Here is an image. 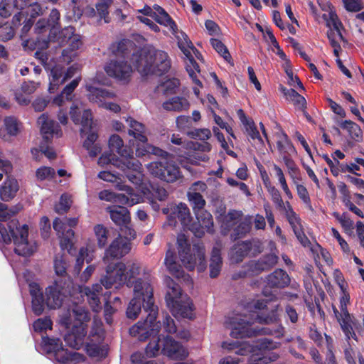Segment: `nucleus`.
I'll list each match as a JSON object with an SVG mask.
<instances>
[{
	"label": "nucleus",
	"mask_w": 364,
	"mask_h": 364,
	"mask_svg": "<svg viewBox=\"0 0 364 364\" xmlns=\"http://www.w3.org/2000/svg\"><path fill=\"white\" fill-rule=\"evenodd\" d=\"M109 146L112 151H116L122 156V161H125L133 157V151L129 148L124 147L123 140L117 134L110 136Z\"/></svg>",
	"instance_id": "473e14b6"
},
{
	"label": "nucleus",
	"mask_w": 364,
	"mask_h": 364,
	"mask_svg": "<svg viewBox=\"0 0 364 364\" xmlns=\"http://www.w3.org/2000/svg\"><path fill=\"white\" fill-rule=\"evenodd\" d=\"M71 281L57 280L46 289V303L50 309H57L61 306L65 296L70 293Z\"/></svg>",
	"instance_id": "dca6fc26"
},
{
	"label": "nucleus",
	"mask_w": 364,
	"mask_h": 364,
	"mask_svg": "<svg viewBox=\"0 0 364 364\" xmlns=\"http://www.w3.org/2000/svg\"><path fill=\"white\" fill-rule=\"evenodd\" d=\"M177 244L181 261L186 269L193 270L196 266L198 272L205 270L206 262L203 246L194 245L191 249L186 237L183 234L178 236Z\"/></svg>",
	"instance_id": "1a4fd4ad"
},
{
	"label": "nucleus",
	"mask_w": 364,
	"mask_h": 364,
	"mask_svg": "<svg viewBox=\"0 0 364 364\" xmlns=\"http://www.w3.org/2000/svg\"><path fill=\"white\" fill-rule=\"evenodd\" d=\"M278 308L279 305H277L275 309L266 316L257 314L254 319L247 318L246 315L236 314L227 318L225 321V326L231 331L230 336L233 338L251 337L263 334L280 338L283 336L284 333V328L281 324L277 325L274 329L269 327L260 329L252 328V324L255 321L265 324L277 322L279 320V316L277 313Z\"/></svg>",
	"instance_id": "f03ea898"
},
{
	"label": "nucleus",
	"mask_w": 364,
	"mask_h": 364,
	"mask_svg": "<svg viewBox=\"0 0 364 364\" xmlns=\"http://www.w3.org/2000/svg\"><path fill=\"white\" fill-rule=\"evenodd\" d=\"M237 113L240 122L244 125L247 134L252 140L260 146H264V141L261 137L254 121L252 119L247 118L244 111L241 109H238Z\"/></svg>",
	"instance_id": "c756f323"
},
{
	"label": "nucleus",
	"mask_w": 364,
	"mask_h": 364,
	"mask_svg": "<svg viewBox=\"0 0 364 364\" xmlns=\"http://www.w3.org/2000/svg\"><path fill=\"white\" fill-rule=\"evenodd\" d=\"M112 220L118 226L122 228L130 222V214L129 210L122 206H112L107 208Z\"/></svg>",
	"instance_id": "72a5a7b5"
},
{
	"label": "nucleus",
	"mask_w": 364,
	"mask_h": 364,
	"mask_svg": "<svg viewBox=\"0 0 364 364\" xmlns=\"http://www.w3.org/2000/svg\"><path fill=\"white\" fill-rule=\"evenodd\" d=\"M280 90L286 97V100L301 108L305 107V98L296 92L294 89H287L281 87Z\"/></svg>",
	"instance_id": "79ce46f5"
},
{
	"label": "nucleus",
	"mask_w": 364,
	"mask_h": 364,
	"mask_svg": "<svg viewBox=\"0 0 364 364\" xmlns=\"http://www.w3.org/2000/svg\"><path fill=\"white\" fill-rule=\"evenodd\" d=\"M77 70L78 68L77 65H72L65 70L61 65H55L50 70V84L48 87L49 92H55L60 85L63 84L68 79L73 77Z\"/></svg>",
	"instance_id": "6ab92c4d"
},
{
	"label": "nucleus",
	"mask_w": 364,
	"mask_h": 364,
	"mask_svg": "<svg viewBox=\"0 0 364 364\" xmlns=\"http://www.w3.org/2000/svg\"><path fill=\"white\" fill-rule=\"evenodd\" d=\"M88 92L87 98L90 102L97 104L100 107L117 113L121 110L119 105L109 102L115 97V94L105 89L97 88L90 85H86Z\"/></svg>",
	"instance_id": "2eb2a0df"
},
{
	"label": "nucleus",
	"mask_w": 364,
	"mask_h": 364,
	"mask_svg": "<svg viewBox=\"0 0 364 364\" xmlns=\"http://www.w3.org/2000/svg\"><path fill=\"white\" fill-rule=\"evenodd\" d=\"M277 261L278 257L275 254H269L265 256L261 261L257 262H252L251 263L252 272L267 269L275 265Z\"/></svg>",
	"instance_id": "a19ab883"
},
{
	"label": "nucleus",
	"mask_w": 364,
	"mask_h": 364,
	"mask_svg": "<svg viewBox=\"0 0 364 364\" xmlns=\"http://www.w3.org/2000/svg\"><path fill=\"white\" fill-rule=\"evenodd\" d=\"M154 9L155 14L153 18L159 24L168 27L171 33H174L176 31L177 26L170 16L159 5H154Z\"/></svg>",
	"instance_id": "c9c22d12"
},
{
	"label": "nucleus",
	"mask_w": 364,
	"mask_h": 364,
	"mask_svg": "<svg viewBox=\"0 0 364 364\" xmlns=\"http://www.w3.org/2000/svg\"><path fill=\"white\" fill-rule=\"evenodd\" d=\"M165 282L167 286L165 299L173 316L191 318L193 308L190 297L182 293L180 286L171 278L166 277Z\"/></svg>",
	"instance_id": "0eeeda50"
},
{
	"label": "nucleus",
	"mask_w": 364,
	"mask_h": 364,
	"mask_svg": "<svg viewBox=\"0 0 364 364\" xmlns=\"http://www.w3.org/2000/svg\"><path fill=\"white\" fill-rule=\"evenodd\" d=\"M105 264L106 274L102 276L100 282L107 289L113 286L117 289L124 284L129 287L131 279L140 273L139 264L136 262H128L127 264L122 262H109Z\"/></svg>",
	"instance_id": "423d86ee"
},
{
	"label": "nucleus",
	"mask_w": 364,
	"mask_h": 364,
	"mask_svg": "<svg viewBox=\"0 0 364 364\" xmlns=\"http://www.w3.org/2000/svg\"><path fill=\"white\" fill-rule=\"evenodd\" d=\"M112 4V0H100L96 4L97 11L100 18H103L105 23L109 22L108 9Z\"/></svg>",
	"instance_id": "4d7b16f0"
},
{
	"label": "nucleus",
	"mask_w": 364,
	"mask_h": 364,
	"mask_svg": "<svg viewBox=\"0 0 364 364\" xmlns=\"http://www.w3.org/2000/svg\"><path fill=\"white\" fill-rule=\"evenodd\" d=\"M127 122L129 127V134L133 136L136 139L142 142L141 146H138L136 149V155L138 157L145 156L146 154H152L156 156L164 157L168 154L162 149L146 144L147 138L145 136L144 126L132 118H128Z\"/></svg>",
	"instance_id": "9b49d317"
},
{
	"label": "nucleus",
	"mask_w": 364,
	"mask_h": 364,
	"mask_svg": "<svg viewBox=\"0 0 364 364\" xmlns=\"http://www.w3.org/2000/svg\"><path fill=\"white\" fill-rule=\"evenodd\" d=\"M195 214L197 223H191L188 230L197 237H201L205 231L213 232V221L211 214L205 210L196 211Z\"/></svg>",
	"instance_id": "5701e85b"
},
{
	"label": "nucleus",
	"mask_w": 364,
	"mask_h": 364,
	"mask_svg": "<svg viewBox=\"0 0 364 364\" xmlns=\"http://www.w3.org/2000/svg\"><path fill=\"white\" fill-rule=\"evenodd\" d=\"M179 80L176 78L168 79L161 85L166 94L174 93L179 86Z\"/></svg>",
	"instance_id": "e2e57ef3"
},
{
	"label": "nucleus",
	"mask_w": 364,
	"mask_h": 364,
	"mask_svg": "<svg viewBox=\"0 0 364 364\" xmlns=\"http://www.w3.org/2000/svg\"><path fill=\"white\" fill-rule=\"evenodd\" d=\"M105 337V331L102 328V322L101 319L97 317H94L92 323L91 330L90 331L87 343V350L89 354L92 356H98L100 355V344Z\"/></svg>",
	"instance_id": "412c9836"
},
{
	"label": "nucleus",
	"mask_w": 364,
	"mask_h": 364,
	"mask_svg": "<svg viewBox=\"0 0 364 364\" xmlns=\"http://www.w3.org/2000/svg\"><path fill=\"white\" fill-rule=\"evenodd\" d=\"M131 249L132 244L130 242L119 235L106 249L102 261L104 264H107L114 259H119L128 254Z\"/></svg>",
	"instance_id": "aec40b11"
},
{
	"label": "nucleus",
	"mask_w": 364,
	"mask_h": 364,
	"mask_svg": "<svg viewBox=\"0 0 364 364\" xmlns=\"http://www.w3.org/2000/svg\"><path fill=\"white\" fill-rule=\"evenodd\" d=\"M266 188L271 196V198L277 208L283 209L287 207L284 203L279 191L271 184L270 181L266 180Z\"/></svg>",
	"instance_id": "a18cd8bd"
},
{
	"label": "nucleus",
	"mask_w": 364,
	"mask_h": 364,
	"mask_svg": "<svg viewBox=\"0 0 364 364\" xmlns=\"http://www.w3.org/2000/svg\"><path fill=\"white\" fill-rule=\"evenodd\" d=\"M68 263L63 255H58L54 259V270L57 275L62 277L63 283L66 281H70L67 277Z\"/></svg>",
	"instance_id": "ea45409f"
},
{
	"label": "nucleus",
	"mask_w": 364,
	"mask_h": 364,
	"mask_svg": "<svg viewBox=\"0 0 364 364\" xmlns=\"http://www.w3.org/2000/svg\"><path fill=\"white\" fill-rule=\"evenodd\" d=\"M173 359H183L187 357V350L177 341L169 336L162 340L158 338L157 341L150 342L146 348V354L149 357H154L159 353Z\"/></svg>",
	"instance_id": "9d476101"
},
{
	"label": "nucleus",
	"mask_w": 364,
	"mask_h": 364,
	"mask_svg": "<svg viewBox=\"0 0 364 364\" xmlns=\"http://www.w3.org/2000/svg\"><path fill=\"white\" fill-rule=\"evenodd\" d=\"M191 138L202 141L208 140L211 136V132L209 129H196L189 133Z\"/></svg>",
	"instance_id": "0e129e2a"
},
{
	"label": "nucleus",
	"mask_w": 364,
	"mask_h": 364,
	"mask_svg": "<svg viewBox=\"0 0 364 364\" xmlns=\"http://www.w3.org/2000/svg\"><path fill=\"white\" fill-rule=\"evenodd\" d=\"M338 322L347 340H349L351 338L357 340L356 334L353 330V326L355 325L354 319L346 321H340V319H338Z\"/></svg>",
	"instance_id": "864d4df0"
},
{
	"label": "nucleus",
	"mask_w": 364,
	"mask_h": 364,
	"mask_svg": "<svg viewBox=\"0 0 364 364\" xmlns=\"http://www.w3.org/2000/svg\"><path fill=\"white\" fill-rule=\"evenodd\" d=\"M164 264L168 272L177 278H183L186 282H190L191 284V279L189 275L184 274L183 270L180 264L176 262V257L172 251L168 250L166 252Z\"/></svg>",
	"instance_id": "7c9ffc66"
},
{
	"label": "nucleus",
	"mask_w": 364,
	"mask_h": 364,
	"mask_svg": "<svg viewBox=\"0 0 364 364\" xmlns=\"http://www.w3.org/2000/svg\"><path fill=\"white\" fill-rule=\"evenodd\" d=\"M94 232L100 248L104 247L107 243L108 230L102 225H97L94 227Z\"/></svg>",
	"instance_id": "8fccbe9b"
},
{
	"label": "nucleus",
	"mask_w": 364,
	"mask_h": 364,
	"mask_svg": "<svg viewBox=\"0 0 364 364\" xmlns=\"http://www.w3.org/2000/svg\"><path fill=\"white\" fill-rule=\"evenodd\" d=\"M252 244L250 242H242L236 244L230 250V260L233 263H239L247 256L251 249Z\"/></svg>",
	"instance_id": "e433bc0d"
},
{
	"label": "nucleus",
	"mask_w": 364,
	"mask_h": 364,
	"mask_svg": "<svg viewBox=\"0 0 364 364\" xmlns=\"http://www.w3.org/2000/svg\"><path fill=\"white\" fill-rule=\"evenodd\" d=\"M22 129L21 123L14 117H6L4 124L0 128V137L6 141L11 136H17Z\"/></svg>",
	"instance_id": "cd10ccee"
},
{
	"label": "nucleus",
	"mask_w": 364,
	"mask_h": 364,
	"mask_svg": "<svg viewBox=\"0 0 364 364\" xmlns=\"http://www.w3.org/2000/svg\"><path fill=\"white\" fill-rule=\"evenodd\" d=\"M90 320L87 311L82 306H75L68 315L62 316L60 322L68 329L65 336L66 343L73 348H79L86 336V323Z\"/></svg>",
	"instance_id": "39448f33"
},
{
	"label": "nucleus",
	"mask_w": 364,
	"mask_h": 364,
	"mask_svg": "<svg viewBox=\"0 0 364 364\" xmlns=\"http://www.w3.org/2000/svg\"><path fill=\"white\" fill-rule=\"evenodd\" d=\"M48 343L50 346V350L53 351L57 361L65 363L70 360H75L80 357V354L75 352H68L63 348L62 342L59 338H48Z\"/></svg>",
	"instance_id": "a878e982"
},
{
	"label": "nucleus",
	"mask_w": 364,
	"mask_h": 364,
	"mask_svg": "<svg viewBox=\"0 0 364 364\" xmlns=\"http://www.w3.org/2000/svg\"><path fill=\"white\" fill-rule=\"evenodd\" d=\"M177 40L178 46L186 58V68L195 86L193 87L194 94L197 97H199L200 88L203 87L200 81V72L199 66L194 60L193 55L198 56V51L193 46L188 36L183 31H178L173 33Z\"/></svg>",
	"instance_id": "6e6552de"
},
{
	"label": "nucleus",
	"mask_w": 364,
	"mask_h": 364,
	"mask_svg": "<svg viewBox=\"0 0 364 364\" xmlns=\"http://www.w3.org/2000/svg\"><path fill=\"white\" fill-rule=\"evenodd\" d=\"M9 228L16 245L15 252L18 255L27 256L36 251V246L31 244L28 240V227L27 225L17 227L16 229L12 228L9 225Z\"/></svg>",
	"instance_id": "a211bd4d"
},
{
	"label": "nucleus",
	"mask_w": 364,
	"mask_h": 364,
	"mask_svg": "<svg viewBox=\"0 0 364 364\" xmlns=\"http://www.w3.org/2000/svg\"><path fill=\"white\" fill-rule=\"evenodd\" d=\"M223 267V259L220 255V247L219 245L213 247L210 259V277L211 278L217 277L221 271Z\"/></svg>",
	"instance_id": "f704fd0d"
},
{
	"label": "nucleus",
	"mask_w": 364,
	"mask_h": 364,
	"mask_svg": "<svg viewBox=\"0 0 364 364\" xmlns=\"http://www.w3.org/2000/svg\"><path fill=\"white\" fill-rule=\"evenodd\" d=\"M277 145L281 154H286L289 151H294V147L287 135L283 132L278 134Z\"/></svg>",
	"instance_id": "5fc2aeb1"
},
{
	"label": "nucleus",
	"mask_w": 364,
	"mask_h": 364,
	"mask_svg": "<svg viewBox=\"0 0 364 364\" xmlns=\"http://www.w3.org/2000/svg\"><path fill=\"white\" fill-rule=\"evenodd\" d=\"M31 293L33 296L32 308L36 315H40L43 311V300L41 296V293L37 294L36 290H31Z\"/></svg>",
	"instance_id": "13d9d810"
},
{
	"label": "nucleus",
	"mask_w": 364,
	"mask_h": 364,
	"mask_svg": "<svg viewBox=\"0 0 364 364\" xmlns=\"http://www.w3.org/2000/svg\"><path fill=\"white\" fill-rule=\"evenodd\" d=\"M333 215L339 221L342 227L346 230H350L353 229V222L348 217L346 213L340 215L338 213H334Z\"/></svg>",
	"instance_id": "774afa93"
},
{
	"label": "nucleus",
	"mask_w": 364,
	"mask_h": 364,
	"mask_svg": "<svg viewBox=\"0 0 364 364\" xmlns=\"http://www.w3.org/2000/svg\"><path fill=\"white\" fill-rule=\"evenodd\" d=\"M131 60L141 76L161 75L171 68L167 53L154 48H144L134 54Z\"/></svg>",
	"instance_id": "20e7f679"
},
{
	"label": "nucleus",
	"mask_w": 364,
	"mask_h": 364,
	"mask_svg": "<svg viewBox=\"0 0 364 364\" xmlns=\"http://www.w3.org/2000/svg\"><path fill=\"white\" fill-rule=\"evenodd\" d=\"M116 187L120 191H124L126 193L116 194L109 190H104L99 193V198L102 200L127 205L129 206H132L141 201V196L134 193L133 189L127 185L118 183L116 184Z\"/></svg>",
	"instance_id": "f8f14e48"
},
{
	"label": "nucleus",
	"mask_w": 364,
	"mask_h": 364,
	"mask_svg": "<svg viewBox=\"0 0 364 364\" xmlns=\"http://www.w3.org/2000/svg\"><path fill=\"white\" fill-rule=\"evenodd\" d=\"M287 207H285L286 217L291 225L293 230H297L301 228V220L296 213L293 210L291 205L289 202L286 203Z\"/></svg>",
	"instance_id": "09e8293b"
},
{
	"label": "nucleus",
	"mask_w": 364,
	"mask_h": 364,
	"mask_svg": "<svg viewBox=\"0 0 364 364\" xmlns=\"http://www.w3.org/2000/svg\"><path fill=\"white\" fill-rule=\"evenodd\" d=\"M21 210V205H17L9 208L7 205L0 203V220L6 221L17 214Z\"/></svg>",
	"instance_id": "de8ad7c7"
},
{
	"label": "nucleus",
	"mask_w": 364,
	"mask_h": 364,
	"mask_svg": "<svg viewBox=\"0 0 364 364\" xmlns=\"http://www.w3.org/2000/svg\"><path fill=\"white\" fill-rule=\"evenodd\" d=\"M251 223L252 217L250 215L243 217L241 211L232 210L225 215L223 226L229 229L237 224L233 230L234 237L237 239L245 236L250 231Z\"/></svg>",
	"instance_id": "ddd939ff"
},
{
	"label": "nucleus",
	"mask_w": 364,
	"mask_h": 364,
	"mask_svg": "<svg viewBox=\"0 0 364 364\" xmlns=\"http://www.w3.org/2000/svg\"><path fill=\"white\" fill-rule=\"evenodd\" d=\"M52 328V321L49 318H41L37 319L33 323V328L36 331H43L47 329H51Z\"/></svg>",
	"instance_id": "680f3d73"
},
{
	"label": "nucleus",
	"mask_w": 364,
	"mask_h": 364,
	"mask_svg": "<svg viewBox=\"0 0 364 364\" xmlns=\"http://www.w3.org/2000/svg\"><path fill=\"white\" fill-rule=\"evenodd\" d=\"M190 104L188 101L181 97H173L163 103V107L167 111L181 112L187 110Z\"/></svg>",
	"instance_id": "58836bf2"
},
{
	"label": "nucleus",
	"mask_w": 364,
	"mask_h": 364,
	"mask_svg": "<svg viewBox=\"0 0 364 364\" xmlns=\"http://www.w3.org/2000/svg\"><path fill=\"white\" fill-rule=\"evenodd\" d=\"M210 44L213 48L228 62H230L231 56L225 46L219 40L215 38L210 39Z\"/></svg>",
	"instance_id": "6e6d98bb"
},
{
	"label": "nucleus",
	"mask_w": 364,
	"mask_h": 364,
	"mask_svg": "<svg viewBox=\"0 0 364 364\" xmlns=\"http://www.w3.org/2000/svg\"><path fill=\"white\" fill-rule=\"evenodd\" d=\"M341 127L346 129L350 137L356 141L362 139V130L359 126L350 120H346L341 123Z\"/></svg>",
	"instance_id": "37998d69"
},
{
	"label": "nucleus",
	"mask_w": 364,
	"mask_h": 364,
	"mask_svg": "<svg viewBox=\"0 0 364 364\" xmlns=\"http://www.w3.org/2000/svg\"><path fill=\"white\" fill-rule=\"evenodd\" d=\"M55 175V170L48 166H43L38 168L36 173L37 178L40 181L50 180Z\"/></svg>",
	"instance_id": "052dcab7"
},
{
	"label": "nucleus",
	"mask_w": 364,
	"mask_h": 364,
	"mask_svg": "<svg viewBox=\"0 0 364 364\" xmlns=\"http://www.w3.org/2000/svg\"><path fill=\"white\" fill-rule=\"evenodd\" d=\"M290 283V278L286 272L277 269L267 277V284L272 287L283 288Z\"/></svg>",
	"instance_id": "4c0bfd02"
},
{
	"label": "nucleus",
	"mask_w": 364,
	"mask_h": 364,
	"mask_svg": "<svg viewBox=\"0 0 364 364\" xmlns=\"http://www.w3.org/2000/svg\"><path fill=\"white\" fill-rule=\"evenodd\" d=\"M147 168L151 175L168 183L175 182L181 178L179 168L166 160L151 162Z\"/></svg>",
	"instance_id": "4468645a"
},
{
	"label": "nucleus",
	"mask_w": 364,
	"mask_h": 364,
	"mask_svg": "<svg viewBox=\"0 0 364 364\" xmlns=\"http://www.w3.org/2000/svg\"><path fill=\"white\" fill-rule=\"evenodd\" d=\"M73 5V15L75 18H80L84 12V7L86 5L85 0H71Z\"/></svg>",
	"instance_id": "338daca9"
},
{
	"label": "nucleus",
	"mask_w": 364,
	"mask_h": 364,
	"mask_svg": "<svg viewBox=\"0 0 364 364\" xmlns=\"http://www.w3.org/2000/svg\"><path fill=\"white\" fill-rule=\"evenodd\" d=\"M80 293L87 296L88 302L93 311H97L100 309V298L99 294L95 291H92L90 287H83L80 288Z\"/></svg>",
	"instance_id": "c03bdc74"
},
{
	"label": "nucleus",
	"mask_w": 364,
	"mask_h": 364,
	"mask_svg": "<svg viewBox=\"0 0 364 364\" xmlns=\"http://www.w3.org/2000/svg\"><path fill=\"white\" fill-rule=\"evenodd\" d=\"M105 70L109 76L123 84H127L130 81L133 73L132 67L124 58L111 60L105 66Z\"/></svg>",
	"instance_id": "f3484780"
},
{
	"label": "nucleus",
	"mask_w": 364,
	"mask_h": 364,
	"mask_svg": "<svg viewBox=\"0 0 364 364\" xmlns=\"http://www.w3.org/2000/svg\"><path fill=\"white\" fill-rule=\"evenodd\" d=\"M113 165L122 171L130 169L135 171V174H129L127 177L134 184L139 185L141 183L142 180V175L141 173V164L138 160L134 159L133 158L125 161L117 159L113 162Z\"/></svg>",
	"instance_id": "b1692460"
},
{
	"label": "nucleus",
	"mask_w": 364,
	"mask_h": 364,
	"mask_svg": "<svg viewBox=\"0 0 364 364\" xmlns=\"http://www.w3.org/2000/svg\"><path fill=\"white\" fill-rule=\"evenodd\" d=\"M85 259L87 263H90L93 259V255L92 254H90L87 248L81 247L76 259L75 271L77 274L80 272Z\"/></svg>",
	"instance_id": "603ef678"
},
{
	"label": "nucleus",
	"mask_w": 364,
	"mask_h": 364,
	"mask_svg": "<svg viewBox=\"0 0 364 364\" xmlns=\"http://www.w3.org/2000/svg\"><path fill=\"white\" fill-rule=\"evenodd\" d=\"M70 114L75 124L81 125V136H85L83 147L88 151L90 156L95 157L101 152L102 147L96 142L98 134L94 128L91 110L85 109L82 102H75L70 107Z\"/></svg>",
	"instance_id": "7ed1b4c3"
},
{
	"label": "nucleus",
	"mask_w": 364,
	"mask_h": 364,
	"mask_svg": "<svg viewBox=\"0 0 364 364\" xmlns=\"http://www.w3.org/2000/svg\"><path fill=\"white\" fill-rule=\"evenodd\" d=\"M64 226L65 224L58 218L53 221V228L58 232L61 249L70 252L73 246L72 239L74 236V232L72 229H68L66 231L63 230Z\"/></svg>",
	"instance_id": "c85d7f7f"
},
{
	"label": "nucleus",
	"mask_w": 364,
	"mask_h": 364,
	"mask_svg": "<svg viewBox=\"0 0 364 364\" xmlns=\"http://www.w3.org/2000/svg\"><path fill=\"white\" fill-rule=\"evenodd\" d=\"M187 196L195 213L204 210L205 200L200 193L188 192Z\"/></svg>",
	"instance_id": "49530a36"
},
{
	"label": "nucleus",
	"mask_w": 364,
	"mask_h": 364,
	"mask_svg": "<svg viewBox=\"0 0 364 364\" xmlns=\"http://www.w3.org/2000/svg\"><path fill=\"white\" fill-rule=\"evenodd\" d=\"M71 198L68 194H63L60 202L55 205V210L58 213L62 214L67 212L71 205Z\"/></svg>",
	"instance_id": "bf43d9fd"
},
{
	"label": "nucleus",
	"mask_w": 364,
	"mask_h": 364,
	"mask_svg": "<svg viewBox=\"0 0 364 364\" xmlns=\"http://www.w3.org/2000/svg\"><path fill=\"white\" fill-rule=\"evenodd\" d=\"M142 300L132 298L127 309V316L129 318L135 319L139 316L141 309Z\"/></svg>",
	"instance_id": "3c124183"
},
{
	"label": "nucleus",
	"mask_w": 364,
	"mask_h": 364,
	"mask_svg": "<svg viewBox=\"0 0 364 364\" xmlns=\"http://www.w3.org/2000/svg\"><path fill=\"white\" fill-rule=\"evenodd\" d=\"M176 217L180 220L184 227L188 229V227L191 225V217L190 210L186 204L180 203L178 205L173 206L171 208V215L168 217L166 224L170 226H175L176 224Z\"/></svg>",
	"instance_id": "393cba45"
},
{
	"label": "nucleus",
	"mask_w": 364,
	"mask_h": 364,
	"mask_svg": "<svg viewBox=\"0 0 364 364\" xmlns=\"http://www.w3.org/2000/svg\"><path fill=\"white\" fill-rule=\"evenodd\" d=\"M345 9L350 12H357L363 9L362 0H342Z\"/></svg>",
	"instance_id": "69168bd1"
},
{
	"label": "nucleus",
	"mask_w": 364,
	"mask_h": 364,
	"mask_svg": "<svg viewBox=\"0 0 364 364\" xmlns=\"http://www.w3.org/2000/svg\"><path fill=\"white\" fill-rule=\"evenodd\" d=\"M129 287L133 289V297L142 300L144 309L149 312L145 320L139 321L130 328V335L139 341H145L158 335L161 325L159 321H156L158 309L154 305L152 287L147 281L138 279L134 282L131 280Z\"/></svg>",
	"instance_id": "f257e3e1"
},
{
	"label": "nucleus",
	"mask_w": 364,
	"mask_h": 364,
	"mask_svg": "<svg viewBox=\"0 0 364 364\" xmlns=\"http://www.w3.org/2000/svg\"><path fill=\"white\" fill-rule=\"evenodd\" d=\"M38 124L41 125V132L43 138L49 140L53 135L60 137L63 135L62 129L55 121L48 119L45 114H41L38 119Z\"/></svg>",
	"instance_id": "bb28decb"
},
{
	"label": "nucleus",
	"mask_w": 364,
	"mask_h": 364,
	"mask_svg": "<svg viewBox=\"0 0 364 364\" xmlns=\"http://www.w3.org/2000/svg\"><path fill=\"white\" fill-rule=\"evenodd\" d=\"M75 30L72 26L65 28L61 33L62 36L67 39L68 48L63 50L62 56L63 60L67 63H70L76 56L75 50L82 46L80 36L74 33Z\"/></svg>",
	"instance_id": "4be33fe9"
},
{
	"label": "nucleus",
	"mask_w": 364,
	"mask_h": 364,
	"mask_svg": "<svg viewBox=\"0 0 364 364\" xmlns=\"http://www.w3.org/2000/svg\"><path fill=\"white\" fill-rule=\"evenodd\" d=\"M19 190V184L14 177L8 176L0 188V198L4 201H10Z\"/></svg>",
	"instance_id": "2f4dec72"
}]
</instances>
